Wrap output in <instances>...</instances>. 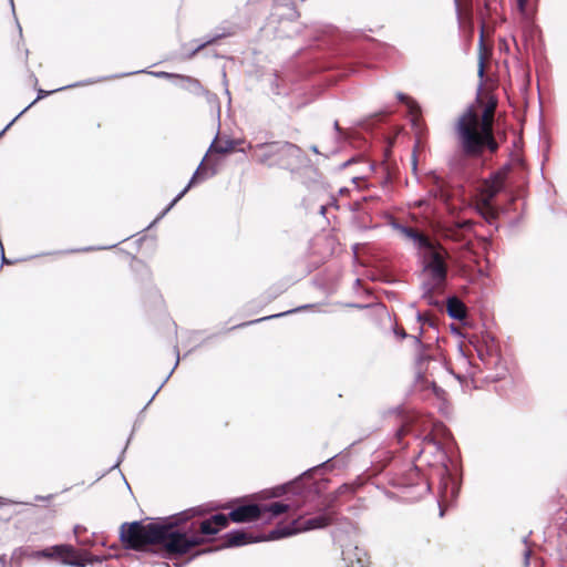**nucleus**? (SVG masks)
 <instances>
[{"instance_id": "dca6fc26", "label": "nucleus", "mask_w": 567, "mask_h": 567, "mask_svg": "<svg viewBox=\"0 0 567 567\" xmlns=\"http://www.w3.org/2000/svg\"><path fill=\"white\" fill-rule=\"evenodd\" d=\"M106 559V556H94L85 554L83 557H71V559L64 558L63 565L71 567H85L94 563H102Z\"/></svg>"}, {"instance_id": "b1692460", "label": "nucleus", "mask_w": 567, "mask_h": 567, "mask_svg": "<svg viewBox=\"0 0 567 567\" xmlns=\"http://www.w3.org/2000/svg\"><path fill=\"white\" fill-rule=\"evenodd\" d=\"M229 519V515L227 516L225 514H215L210 517L215 527H218V532L228 525Z\"/></svg>"}, {"instance_id": "c03bdc74", "label": "nucleus", "mask_w": 567, "mask_h": 567, "mask_svg": "<svg viewBox=\"0 0 567 567\" xmlns=\"http://www.w3.org/2000/svg\"><path fill=\"white\" fill-rule=\"evenodd\" d=\"M157 392H159V388H158V389H156V392H154V395H152L151 401H152L153 399H155V395H157Z\"/></svg>"}, {"instance_id": "37998d69", "label": "nucleus", "mask_w": 567, "mask_h": 567, "mask_svg": "<svg viewBox=\"0 0 567 567\" xmlns=\"http://www.w3.org/2000/svg\"><path fill=\"white\" fill-rule=\"evenodd\" d=\"M433 178H434V182L439 185V183H440L439 177L435 174H433Z\"/></svg>"}, {"instance_id": "de8ad7c7", "label": "nucleus", "mask_w": 567, "mask_h": 567, "mask_svg": "<svg viewBox=\"0 0 567 567\" xmlns=\"http://www.w3.org/2000/svg\"><path fill=\"white\" fill-rule=\"evenodd\" d=\"M9 1H10L11 7H12V10L14 11L13 0H9Z\"/></svg>"}, {"instance_id": "ea45409f", "label": "nucleus", "mask_w": 567, "mask_h": 567, "mask_svg": "<svg viewBox=\"0 0 567 567\" xmlns=\"http://www.w3.org/2000/svg\"><path fill=\"white\" fill-rule=\"evenodd\" d=\"M326 210H327V207L322 205V206L320 207V214H321V215H324V214H326Z\"/></svg>"}, {"instance_id": "7c9ffc66", "label": "nucleus", "mask_w": 567, "mask_h": 567, "mask_svg": "<svg viewBox=\"0 0 567 567\" xmlns=\"http://www.w3.org/2000/svg\"><path fill=\"white\" fill-rule=\"evenodd\" d=\"M527 1L528 0H517V8H518L520 13L525 12Z\"/></svg>"}, {"instance_id": "09e8293b", "label": "nucleus", "mask_w": 567, "mask_h": 567, "mask_svg": "<svg viewBox=\"0 0 567 567\" xmlns=\"http://www.w3.org/2000/svg\"><path fill=\"white\" fill-rule=\"evenodd\" d=\"M417 320L422 321V316L420 313L417 315Z\"/></svg>"}, {"instance_id": "a211bd4d", "label": "nucleus", "mask_w": 567, "mask_h": 567, "mask_svg": "<svg viewBox=\"0 0 567 567\" xmlns=\"http://www.w3.org/2000/svg\"><path fill=\"white\" fill-rule=\"evenodd\" d=\"M260 506L262 508V518L266 516V514H268L267 519L277 517L290 508V505L281 503V502H275L269 505H260Z\"/></svg>"}, {"instance_id": "f704fd0d", "label": "nucleus", "mask_w": 567, "mask_h": 567, "mask_svg": "<svg viewBox=\"0 0 567 567\" xmlns=\"http://www.w3.org/2000/svg\"><path fill=\"white\" fill-rule=\"evenodd\" d=\"M176 353H177V359H176V361H175V364H174V368H173V369H175V368L177 367L178 362H179V355H178V351H177V350H176ZM173 371H174V370H172V371L169 372V374L166 377V379L164 380V382H166V381L168 380V378L171 377V374L173 373Z\"/></svg>"}, {"instance_id": "49530a36", "label": "nucleus", "mask_w": 567, "mask_h": 567, "mask_svg": "<svg viewBox=\"0 0 567 567\" xmlns=\"http://www.w3.org/2000/svg\"><path fill=\"white\" fill-rule=\"evenodd\" d=\"M157 392H159V388H158V389H156V392H154V395H152L151 401H152L153 399H155V395H157Z\"/></svg>"}, {"instance_id": "f03ea898", "label": "nucleus", "mask_w": 567, "mask_h": 567, "mask_svg": "<svg viewBox=\"0 0 567 567\" xmlns=\"http://www.w3.org/2000/svg\"><path fill=\"white\" fill-rule=\"evenodd\" d=\"M447 256V251L442 246L423 254L422 269L419 276L421 298L430 306L440 305L435 295L441 293L446 286Z\"/></svg>"}, {"instance_id": "a19ab883", "label": "nucleus", "mask_w": 567, "mask_h": 567, "mask_svg": "<svg viewBox=\"0 0 567 567\" xmlns=\"http://www.w3.org/2000/svg\"><path fill=\"white\" fill-rule=\"evenodd\" d=\"M411 476L413 475H417V466H415V468L410 473Z\"/></svg>"}, {"instance_id": "c9c22d12", "label": "nucleus", "mask_w": 567, "mask_h": 567, "mask_svg": "<svg viewBox=\"0 0 567 567\" xmlns=\"http://www.w3.org/2000/svg\"><path fill=\"white\" fill-rule=\"evenodd\" d=\"M83 529L84 528L80 525L74 526V529H73L74 535L78 537L80 535L81 530H83Z\"/></svg>"}, {"instance_id": "2eb2a0df", "label": "nucleus", "mask_w": 567, "mask_h": 567, "mask_svg": "<svg viewBox=\"0 0 567 567\" xmlns=\"http://www.w3.org/2000/svg\"><path fill=\"white\" fill-rule=\"evenodd\" d=\"M425 360L426 359L423 355H421V354L417 357V360H416L417 372H416V375H415L416 385L420 386L421 389L431 386L433 392H434V394L437 398H443L444 390L439 388L435 384V381L433 379L430 380L427 375L423 374L422 368H423V364H424Z\"/></svg>"}, {"instance_id": "4c0bfd02", "label": "nucleus", "mask_w": 567, "mask_h": 567, "mask_svg": "<svg viewBox=\"0 0 567 567\" xmlns=\"http://www.w3.org/2000/svg\"><path fill=\"white\" fill-rule=\"evenodd\" d=\"M421 487L423 491L427 492L430 489V485H429L427 481H423L421 484Z\"/></svg>"}, {"instance_id": "473e14b6", "label": "nucleus", "mask_w": 567, "mask_h": 567, "mask_svg": "<svg viewBox=\"0 0 567 567\" xmlns=\"http://www.w3.org/2000/svg\"><path fill=\"white\" fill-rule=\"evenodd\" d=\"M529 558H530V550L529 549H526L524 551V566L525 567H528L529 566Z\"/></svg>"}, {"instance_id": "393cba45", "label": "nucleus", "mask_w": 567, "mask_h": 567, "mask_svg": "<svg viewBox=\"0 0 567 567\" xmlns=\"http://www.w3.org/2000/svg\"><path fill=\"white\" fill-rule=\"evenodd\" d=\"M226 34H230V32H228V33H223V34H217V35H215V37H213V38L207 39L206 41H204V42H202V43H198V44L196 45V48H195V49H194V50L188 54V58L194 56V55H195L199 50H202L203 48H205L207 44L213 43L216 39H218V38H220V37H223V35H226Z\"/></svg>"}, {"instance_id": "f3484780", "label": "nucleus", "mask_w": 567, "mask_h": 567, "mask_svg": "<svg viewBox=\"0 0 567 567\" xmlns=\"http://www.w3.org/2000/svg\"><path fill=\"white\" fill-rule=\"evenodd\" d=\"M446 308L449 316L453 319L462 320L466 316L464 303L456 297L447 299Z\"/></svg>"}, {"instance_id": "c756f323", "label": "nucleus", "mask_w": 567, "mask_h": 567, "mask_svg": "<svg viewBox=\"0 0 567 567\" xmlns=\"http://www.w3.org/2000/svg\"><path fill=\"white\" fill-rule=\"evenodd\" d=\"M151 74H153L154 76H157V78H165V79H171V78H175V79H178V74H174V73H168V72H164V71H159V72H150Z\"/></svg>"}, {"instance_id": "20e7f679", "label": "nucleus", "mask_w": 567, "mask_h": 567, "mask_svg": "<svg viewBox=\"0 0 567 567\" xmlns=\"http://www.w3.org/2000/svg\"><path fill=\"white\" fill-rule=\"evenodd\" d=\"M455 133L458 144L466 155L480 154L485 144H488L492 151L496 148L492 132L481 125L480 117L472 107L465 110L458 117Z\"/></svg>"}, {"instance_id": "4468645a", "label": "nucleus", "mask_w": 567, "mask_h": 567, "mask_svg": "<svg viewBox=\"0 0 567 567\" xmlns=\"http://www.w3.org/2000/svg\"><path fill=\"white\" fill-rule=\"evenodd\" d=\"M460 486L457 481L451 475L441 478L440 483V499L439 505L443 503H451L456 499Z\"/></svg>"}, {"instance_id": "3c124183", "label": "nucleus", "mask_w": 567, "mask_h": 567, "mask_svg": "<svg viewBox=\"0 0 567 567\" xmlns=\"http://www.w3.org/2000/svg\"><path fill=\"white\" fill-rule=\"evenodd\" d=\"M164 567H171L168 564H164Z\"/></svg>"}, {"instance_id": "f8f14e48", "label": "nucleus", "mask_w": 567, "mask_h": 567, "mask_svg": "<svg viewBox=\"0 0 567 567\" xmlns=\"http://www.w3.org/2000/svg\"><path fill=\"white\" fill-rule=\"evenodd\" d=\"M234 523H250L262 518V508L257 504H247L234 508L229 513Z\"/></svg>"}, {"instance_id": "58836bf2", "label": "nucleus", "mask_w": 567, "mask_h": 567, "mask_svg": "<svg viewBox=\"0 0 567 567\" xmlns=\"http://www.w3.org/2000/svg\"><path fill=\"white\" fill-rule=\"evenodd\" d=\"M414 342H415V344H416L419 348H423V343H422V341H421L420 337H414Z\"/></svg>"}, {"instance_id": "9d476101", "label": "nucleus", "mask_w": 567, "mask_h": 567, "mask_svg": "<svg viewBox=\"0 0 567 567\" xmlns=\"http://www.w3.org/2000/svg\"><path fill=\"white\" fill-rule=\"evenodd\" d=\"M265 540H271L270 533L268 535L254 536L250 532L234 529L225 535V547H239Z\"/></svg>"}, {"instance_id": "9b49d317", "label": "nucleus", "mask_w": 567, "mask_h": 567, "mask_svg": "<svg viewBox=\"0 0 567 567\" xmlns=\"http://www.w3.org/2000/svg\"><path fill=\"white\" fill-rule=\"evenodd\" d=\"M204 161L200 162L199 166L195 171L194 175L192 176L189 183L186 185V187L168 204V206L156 217V219L153 221V224L157 223L159 219H162L174 206L175 204L189 190V188L197 183V181H204L210 176H214L216 174L215 169H212L208 173V169L206 167L203 168Z\"/></svg>"}, {"instance_id": "0eeeda50", "label": "nucleus", "mask_w": 567, "mask_h": 567, "mask_svg": "<svg viewBox=\"0 0 567 567\" xmlns=\"http://www.w3.org/2000/svg\"><path fill=\"white\" fill-rule=\"evenodd\" d=\"M504 178L502 174H496L489 181H486L475 204L476 212L492 225L497 217V212L492 206L494 197L503 189Z\"/></svg>"}, {"instance_id": "cd10ccee", "label": "nucleus", "mask_w": 567, "mask_h": 567, "mask_svg": "<svg viewBox=\"0 0 567 567\" xmlns=\"http://www.w3.org/2000/svg\"><path fill=\"white\" fill-rule=\"evenodd\" d=\"M473 225V221L470 219L463 220V221H455L451 225V230H458V229H470Z\"/></svg>"}, {"instance_id": "79ce46f5", "label": "nucleus", "mask_w": 567, "mask_h": 567, "mask_svg": "<svg viewBox=\"0 0 567 567\" xmlns=\"http://www.w3.org/2000/svg\"><path fill=\"white\" fill-rule=\"evenodd\" d=\"M235 141L237 142L236 146L245 144V142L243 140H235Z\"/></svg>"}, {"instance_id": "7ed1b4c3", "label": "nucleus", "mask_w": 567, "mask_h": 567, "mask_svg": "<svg viewBox=\"0 0 567 567\" xmlns=\"http://www.w3.org/2000/svg\"><path fill=\"white\" fill-rule=\"evenodd\" d=\"M252 152L254 159L268 167H279L284 169H293L303 159L302 151L295 144L284 141L265 142L247 147L238 148L239 152Z\"/></svg>"}, {"instance_id": "6ab92c4d", "label": "nucleus", "mask_w": 567, "mask_h": 567, "mask_svg": "<svg viewBox=\"0 0 567 567\" xmlns=\"http://www.w3.org/2000/svg\"><path fill=\"white\" fill-rule=\"evenodd\" d=\"M178 80L182 81V87L194 93V94H207V91L203 87L197 79L190 76L179 75Z\"/></svg>"}, {"instance_id": "8fccbe9b", "label": "nucleus", "mask_w": 567, "mask_h": 567, "mask_svg": "<svg viewBox=\"0 0 567 567\" xmlns=\"http://www.w3.org/2000/svg\"><path fill=\"white\" fill-rule=\"evenodd\" d=\"M79 543L82 544V545L87 544L86 542H83V540H79Z\"/></svg>"}, {"instance_id": "a878e982", "label": "nucleus", "mask_w": 567, "mask_h": 567, "mask_svg": "<svg viewBox=\"0 0 567 567\" xmlns=\"http://www.w3.org/2000/svg\"><path fill=\"white\" fill-rule=\"evenodd\" d=\"M308 307H309V306H302V307H299V308H296V309H292V310H287V311H284V312H280V313H277V315L267 316V317H264V318H260V319H257V320L250 321L249 323L260 322V321L269 320V319H272V318H279V317H282V316H286V315L292 313V312L300 311V310L306 309V308H308Z\"/></svg>"}, {"instance_id": "5701e85b", "label": "nucleus", "mask_w": 567, "mask_h": 567, "mask_svg": "<svg viewBox=\"0 0 567 567\" xmlns=\"http://www.w3.org/2000/svg\"><path fill=\"white\" fill-rule=\"evenodd\" d=\"M196 534H199L203 538L204 535H215L218 533V527H215L210 518L205 519L200 523L199 532H195Z\"/></svg>"}, {"instance_id": "ddd939ff", "label": "nucleus", "mask_w": 567, "mask_h": 567, "mask_svg": "<svg viewBox=\"0 0 567 567\" xmlns=\"http://www.w3.org/2000/svg\"><path fill=\"white\" fill-rule=\"evenodd\" d=\"M75 555L76 550L71 545H55L43 550L32 551L29 556L33 558L58 557L61 558V563L63 564L64 558L71 559V557H75Z\"/></svg>"}, {"instance_id": "412c9836", "label": "nucleus", "mask_w": 567, "mask_h": 567, "mask_svg": "<svg viewBox=\"0 0 567 567\" xmlns=\"http://www.w3.org/2000/svg\"><path fill=\"white\" fill-rule=\"evenodd\" d=\"M236 141L235 140H226L224 142L214 141L209 147V151L219 153V154H226L236 147Z\"/></svg>"}, {"instance_id": "e433bc0d", "label": "nucleus", "mask_w": 567, "mask_h": 567, "mask_svg": "<svg viewBox=\"0 0 567 567\" xmlns=\"http://www.w3.org/2000/svg\"><path fill=\"white\" fill-rule=\"evenodd\" d=\"M395 333H396L400 338H402V339H404V338H406V337H408V334L405 333V331H404V330H400V331H399V330H395Z\"/></svg>"}, {"instance_id": "6e6552de", "label": "nucleus", "mask_w": 567, "mask_h": 567, "mask_svg": "<svg viewBox=\"0 0 567 567\" xmlns=\"http://www.w3.org/2000/svg\"><path fill=\"white\" fill-rule=\"evenodd\" d=\"M446 453L443 447L434 440L429 439L422 443V449L417 454L420 465L426 464L439 470L442 477L450 475L446 466Z\"/></svg>"}, {"instance_id": "4be33fe9", "label": "nucleus", "mask_w": 567, "mask_h": 567, "mask_svg": "<svg viewBox=\"0 0 567 567\" xmlns=\"http://www.w3.org/2000/svg\"><path fill=\"white\" fill-rule=\"evenodd\" d=\"M495 107H496V104L494 102L486 105V107L483 112V115H482V121H480L481 125L484 128H486L488 132H492V121H493Z\"/></svg>"}, {"instance_id": "2f4dec72", "label": "nucleus", "mask_w": 567, "mask_h": 567, "mask_svg": "<svg viewBox=\"0 0 567 567\" xmlns=\"http://www.w3.org/2000/svg\"><path fill=\"white\" fill-rule=\"evenodd\" d=\"M396 97L400 102L406 104V102L411 99L410 96L405 95L404 93L402 92H398L396 93Z\"/></svg>"}, {"instance_id": "1a4fd4ad", "label": "nucleus", "mask_w": 567, "mask_h": 567, "mask_svg": "<svg viewBox=\"0 0 567 567\" xmlns=\"http://www.w3.org/2000/svg\"><path fill=\"white\" fill-rule=\"evenodd\" d=\"M393 228L400 231L405 238L411 240L417 249L424 250V252L441 247V245L431 241L429 237L411 227L395 223L393 224Z\"/></svg>"}, {"instance_id": "f257e3e1", "label": "nucleus", "mask_w": 567, "mask_h": 567, "mask_svg": "<svg viewBox=\"0 0 567 567\" xmlns=\"http://www.w3.org/2000/svg\"><path fill=\"white\" fill-rule=\"evenodd\" d=\"M199 507L182 512L173 523H162L157 545L162 546V556L173 559L187 554L192 548L202 545L205 539L192 528H179L178 522L202 515Z\"/></svg>"}, {"instance_id": "c85d7f7f", "label": "nucleus", "mask_w": 567, "mask_h": 567, "mask_svg": "<svg viewBox=\"0 0 567 567\" xmlns=\"http://www.w3.org/2000/svg\"><path fill=\"white\" fill-rule=\"evenodd\" d=\"M431 194H433L434 197L441 198L442 202L444 203H447L450 200V195L447 194L443 186L440 187L437 190L431 192Z\"/></svg>"}, {"instance_id": "423d86ee", "label": "nucleus", "mask_w": 567, "mask_h": 567, "mask_svg": "<svg viewBox=\"0 0 567 567\" xmlns=\"http://www.w3.org/2000/svg\"><path fill=\"white\" fill-rule=\"evenodd\" d=\"M332 513L324 511L311 518L299 517L285 526H278L270 532V539H280L298 533L321 529L332 523Z\"/></svg>"}, {"instance_id": "a18cd8bd", "label": "nucleus", "mask_w": 567, "mask_h": 567, "mask_svg": "<svg viewBox=\"0 0 567 567\" xmlns=\"http://www.w3.org/2000/svg\"><path fill=\"white\" fill-rule=\"evenodd\" d=\"M157 392H159V388H158V389H156V392H154V395H152L151 401H152L153 399H155V395H157Z\"/></svg>"}, {"instance_id": "bb28decb", "label": "nucleus", "mask_w": 567, "mask_h": 567, "mask_svg": "<svg viewBox=\"0 0 567 567\" xmlns=\"http://www.w3.org/2000/svg\"><path fill=\"white\" fill-rule=\"evenodd\" d=\"M405 105L413 117H416L421 114V106L414 99L411 97Z\"/></svg>"}, {"instance_id": "72a5a7b5", "label": "nucleus", "mask_w": 567, "mask_h": 567, "mask_svg": "<svg viewBox=\"0 0 567 567\" xmlns=\"http://www.w3.org/2000/svg\"><path fill=\"white\" fill-rule=\"evenodd\" d=\"M478 75L482 78L484 75V62L483 59L480 60L478 64Z\"/></svg>"}, {"instance_id": "aec40b11", "label": "nucleus", "mask_w": 567, "mask_h": 567, "mask_svg": "<svg viewBox=\"0 0 567 567\" xmlns=\"http://www.w3.org/2000/svg\"><path fill=\"white\" fill-rule=\"evenodd\" d=\"M76 84L74 85H68V86H64L65 87H72V86H75ZM60 90H63V87H60V89H56V90H52V91H44V90H39L38 91V96L37 99L30 103L24 110H22L1 132H0V137L4 134V132L14 123V121L20 116L22 115L27 110H29L37 101L48 96L49 94L53 93V92H56V91H60Z\"/></svg>"}, {"instance_id": "39448f33", "label": "nucleus", "mask_w": 567, "mask_h": 567, "mask_svg": "<svg viewBox=\"0 0 567 567\" xmlns=\"http://www.w3.org/2000/svg\"><path fill=\"white\" fill-rule=\"evenodd\" d=\"M162 523L133 522L123 524L121 528V540L126 548L142 549L146 545H157Z\"/></svg>"}]
</instances>
